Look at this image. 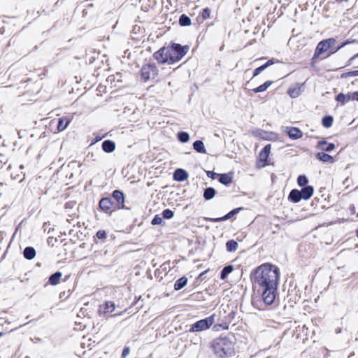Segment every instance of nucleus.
<instances>
[{
    "mask_svg": "<svg viewBox=\"0 0 358 358\" xmlns=\"http://www.w3.org/2000/svg\"><path fill=\"white\" fill-rule=\"evenodd\" d=\"M280 279V270L276 266L265 264L259 266L252 276L254 286L261 293L266 305H271L275 298Z\"/></svg>",
    "mask_w": 358,
    "mask_h": 358,
    "instance_id": "obj_1",
    "label": "nucleus"
},
{
    "mask_svg": "<svg viewBox=\"0 0 358 358\" xmlns=\"http://www.w3.org/2000/svg\"><path fill=\"white\" fill-rule=\"evenodd\" d=\"M189 47L179 43H171L170 45L162 47L153 54V57L160 64H172L179 62L187 53Z\"/></svg>",
    "mask_w": 358,
    "mask_h": 358,
    "instance_id": "obj_2",
    "label": "nucleus"
},
{
    "mask_svg": "<svg viewBox=\"0 0 358 358\" xmlns=\"http://www.w3.org/2000/svg\"><path fill=\"white\" fill-rule=\"evenodd\" d=\"M210 348L217 358H229L235 355L234 343L227 336H220L210 343Z\"/></svg>",
    "mask_w": 358,
    "mask_h": 358,
    "instance_id": "obj_3",
    "label": "nucleus"
},
{
    "mask_svg": "<svg viewBox=\"0 0 358 358\" xmlns=\"http://www.w3.org/2000/svg\"><path fill=\"white\" fill-rule=\"evenodd\" d=\"M215 322V315L194 322L189 328V332H201L208 329Z\"/></svg>",
    "mask_w": 358,
    "mask_h": 358,
    "instance_id": "obj_4",
    "label": "nucleus"
},
{
    "mask_svg": "<svg viewBox=\"0 0 358 358\" xmlns=\"http://www.w3.org/2000/svg\"><path fill=\"white\" fill-rule=\"evenodd\" d=\"M158 75V69L155 63H149L144 65L141 70V78L145 81L155 79Z\"/></svg>",
    "mask_w": 358,
    "mask_h": 358,
    "instance_id": "obj_5",
    "label": "nucleus"
},
{
    "mask_svg": "<svg viewBox=\"0 0 358 358\" xmlns=\"http://www.w3.org/2000/svg\"><path fill=\"white\" fill-rule=\"evenodd\" d=\"M112 198L115 200V208L117 209H127L124 206V194L122 191L115 189L112 193Z\"/></svg>",
    "mask_w": 358,
    "mask_h": 358,
    "instance_id": "obj_6",
    "label": "nucleus"
},
{
    "mask_svg": "<svg viewBox=\"0 0 358 358\" xmlns=\"http://www.w3.org/2000/svg\"><path fill=\"white\" fill-rule=\"evenodd\" d=\"M115 305L114 302L111 301H107L99 306L98 312L99 315H105L106 314L113 313L115 310Z\"/></svg>",
    "mask_w": 358,
    "mask_h": 358,
    "instance_id": "obj_7",
    "label": "nucleus"
},
{
    "mask_svg": "<svg viewBox=\"0 0 358 358\" xmlns=\"http://www.w3.org/2000/svg\"><path fill=\"white\" fill-rule=\"evenodd\" d=\"M243 209V208H242V207L236 208L233 209L229 213H228L227 214H226L225 215H224L222 217H217V218H207L206 220L211 222H220L226 221V220L233 217L236 215H237Z\"/></svg>",
    "mask_w": 358,
    "mask_h": 358,
    "instance_id": "obj_8",
    "label": "nucleus"
},
{
    "mask_svg": "<svg viewBox=\"0 0 358 358\" xmlns=\"http://www.w3.org/2000/svg\"><path fill=\"white\" fill-rule=\"evenodd\" d=\"M301 294L302 291L297 289L296 284L294 285V282H292L290 284V288L288 290V295L290 296V299L296 303L301 299Z\"/></svg>",
    "mask_w": 358,
    "mask_h": 358,
    "instance_id": "obj_9",
    "label": "nucleus"
},
{
    "mask_svg": "<svg viewBox=\"0 0 358 358\" xmlns=\"http://www.w3.org/2000/svg\"><path fill=\"white\" fill-rule=\"evenodd\" d=\"M113 206L115 205L112 198L108 196L103 197L99 203L100 209L105 213H108Z\"/></svg>",
    "mask_w": 358,
    "mask_h": 358,
    "instance_id": "obj_10",
    "label": "nucleus"
},
{
    "mask_svg": "<svg viewBox=\"0 0 358 358\" xmlns=\"http://www.w3.org/2000/svg\"><path fill=\"white\" fill-rule=\"evenodd\" d=\"M188 173L182 169H177L173 173V180L178 182L185 181L188 178Z\"/></svg>",
    "mask_w": 358,
    "mask_h": 358,
    "instance_id": "obj_11",
    "label": "nucleus"
},
{
    "mask_svg": "<svg viewBox=\"0 0 358 358\" xmlns=\"http://www.w3.org/2000/svg\"><path fill=\"white\" fill-rule=\"evenodd\" d=\"M271 144H267L263 148V149L259 152V160L264 163L263 166H266L267 164L266 162L271 152Z\"/></svg>",
    "mask_w": 358,
    "mask_h": 358,
    "instance_id": "obj_12",
    "label": "nucleus"
},
{
    "mask_svg": "<svg viewBox=\"0 0 358 358\" xmlns=\"http://www.w3.org/2000/svg\"><path fill=\"white\" fill-rule=\"evenodd\" d=\"M317 148L324 152H331L335 149V145L333 143H327L326 140L322 139L317 142Z\"/></svg>",
    "mask_w": 358,
    "mask_h": 358,
    "instance_id": "obj_13",
    "label": "nucleus"
},
{
    "mask_svg": "<svg viewBox=\"0 0 358 358\" xmlns=\"http://www.w3.org/2000/svg\"><path fill=\"white\" fill-rule=\"evenodd\" d=\"M287 133L288 136L293 140H296L302 137V131L296 127H287Z\"/></svg>",
    "mask_w": 358,
    "mask_h": 358,
    "instance_id": "obj_14",
    "label": "nucleus"
},
{
    "mask_svg": "<svg viewBox=\"0 0 358 358\" xmlns=\"http://www.w3.org/2000/svg\"><path fill=\"white\" fill-rule=\"evenodd\" d=\"M335 99L342 106L345 105L346 103L350 101H352L350 92H348V94L341 92L336 95Z\"/></svg>",
    "mask_w": 358,
    "mask_h": 358,
    "instance_id": "obj_15",
    "label": "nucleus"
},
{
    "mask_svg": "<svg viewBox=\"0 0 358 358\" xmlns=\"http://www.w3.org/2000/svg\"><path fill=\"white\" fill-rule=\"evenodd\" d=\"M313 187L310 185H306V187H303L302 189L300 190L302 199L304 200L309 199L313 196Z\"/></svg>",
    "mask_w": 358,
    "mask_h": 358,
    "instance_id": "obj_16",
    "label": "nucleus"
},
{
    "mask_svg": "<svg viewBox=\"0 0 358 358\" xmlns=\"http://www.w3.org/2000/svg\"><path fill=\"white\" fill-rule=\"evenodd\" d=\"M302 92V85L296 83L295 87H289L288 90V94L292 98L298 97Z\"/></svg>",
    "mask_w": 358,
    "mask_h": 358,
    "instance_id": "obj_17",
    "label": "nucleus"
},
{
    "mask_svg": "<svg viewBox=\"0 0 358 358\" xmlns=\"http://www.w3.org/2000/svg\"><path fill=\"white\" fill-rule=\"evenodd\" d=\"M288 199L293 203H298L302 199L301 194L300 193V190L296 189H293L289 194Z\"/></svg>",
    "mask_w": 358,
    "mask_h": 358,
    "instance_id": "obj_18",
    "label": "nucleus"
},
{
    "mask_svg": "<svg viewBox=\"0 0 358 358\" xmlns=\"http://www.w3.org/2000/svg\"><path fill=\"white\" fill-rule=\"evenodd\" d=\"M103 150L106 153H111L115 149V143L110 140H105L101 145Z\"/></svg>",
    "mask_w": 358,
    "mask_h": 358,
    "instance_id": "obj_19",
    "label": "nucleus"
},
{
    "mask_svg": "<svg viewBox=\"0 0 358 358\" xmlns=\"http://www.w3.org/2000/svg\"><path fill=\"white\" fill-rule=\"evenodd\" d=\"M329 49L324 42V41H320L315 50L314 57H318L320 55L323 54L324 52L327 51Z\"/></svg>",
    "mask_w": 358,
    "mask_h": 358,
    "instance_id": "obj_20",
    "label": "nucleus"
},
{
    "mask_svg": "<svg viewBox=\"0 0 358 358\" xmlns=\"http://www.w3.org/2000/svg\"><path fill=\"white\" fill-rule=\"evenodd\" d=\"M218 177L219 182L222 185L227 186L232 182L233 177L230 173L219 174Z\"/></svg>",
    "mask_w": 358,
    "mask_h": 358,
    "instance_id": "obj_21",
    "label": "nucleus"
},
{
    "mask_svg": "<svg viewBox=\"0 0 358 358\" xmlns=\"http://www.w3.org/2000/svg\"><path fill=\"white\" fill-rule=\"evenodd\" d=\"M315 157L317 159L323 162H334L333 157L329 155V154L325 153L324 151L317 152L315 155Z\"/></svg>",
    "mask_w": 358,
    "mask_h": 358,
    "instance_id": "obj_22",
    "label": "nucleus"
},
{
    "mask_svg": "<svg viewBox=\"0 0 358 358\" xmlns=\"http://www.w3.org/2000/svg\"><path fill=\"white\" fill-rule=\"evenodd\" d=\"M70 119L66 117H62L58 120L57 123V130L59 131H62L67 128L69 124H70Z\"/></svg>",
    "mask_w": 358,
    "mask_h": 358,
    "instance_id": "obj_23",
    "label": "nucleus"
},
{
    "mask_svg": "<svg viewBox=\"0 0 358 358\" xmlns=\"http://www.w3.org/2000/svg\"><path fill=\"white\" fill-rule=\"evenodd\" d=\"M36 250L31 246L26 247L23 251L24 257L28 260H31L36 257Z\"/></svg>",
    "mask_w": 358,
    "mask_h": 358,
    "instance_id": "obj_24",
    "label": "nucleus"
},
{
    "mask_svg": "<svg viewBox=\"0 0 358 358\" xmlns=\"http://www.w3.org/2000/svg\"><path fill=\"white\" fill-rule=\"evenodd\" d=\"M193 148L198 153H201V154L206 153L204 143L201 140H196L193 143Z\"/></svg>",
    "mask_w": 358,
    "mask_h": 358,
    "instance_id": "obj_25",
    "label": "nucleus"
},
{
    "mask_svg": "<svg viewBox=\"0 0 358 358\" xmlns=\"http://www.w3.org/2000/svg\"><path fill=\"white\" fill-rule=\"evenodd\" d=\"M62 276V273L60 271H57L49 277L48 282L52 285H57L59 283V280Z\"/></svg>",
    "mask_w": 358,
    "mask_h": 358,
    "instance_id": "obj_26",
    "label": "nucleus"
},
{
    "mask_svg": "<svg viewBox=\"0 0 358 358\" xmlns=\"http://www.w3.org/2000/svg\"><path fill=\"white\" fill-rule=\"evenodd\" d=\"M187 283V278L185 276H182L178 279L174 284V289L176 291L180 290L185 286H186Z\"/></svg>",
    "mask_w": 358,
    "mask_h": 358,
    "instance_id": "obj_27",
    "label": "nucleus"
},
{
    "mask_svg": "<svg viewBox=\"0 0 358 358\" xmlns=\"http://www.w3.org/2000/svg\"><path fill=\"white\" fill-rule=\"evenodd\" d=\"M215 194L216 190L215 189V188L209 187L204 189L203 196L206 200L208 201L212 199L215 196Z\"/></svg>",
    "mask_w": 358,
    "mask_h": 358,
    "instance_id": "obj_28",
    "label": "nucleus"
},
{
    "mask_svg": "<svg viewBox=\"0 0 358 358\" xmlns=\"http://www.w3.org/2000/svg\"><path fill=\"white\" fill-rule=\"evenodd\" d=\"M178 23L181 27H187L191 24L192 21L187 15L182 14L179 17Z\"/></svg>",
    "mask_w": 358,
    "mask_h": 358,
    "instance_id": "obj_29",
    "label": "nucleus"
},
{
    "mask_svg": "<svg viewBox=\"0 0 358 358\" xmlns=\"http://www.w3.org/2000/svg\"><path fill=\"white\" fill-rule=\"evenodd\" d=\"M234 270V266L232 265H227L224 266L220 272V278L222 280H225L228 275L231 273Z\"/></svg>",
    "mask_w": 358,
    "mask_h": 358,
    "instance_id": "obj_30",
    "label": "nucleus"
},
{
    "mask_svg": "<svg viewBox=\"0 0 358 358\" xmlns=\"http://www.w3.org/2000/svg\"><path fill=\"white\" fill-rule=\"evenodd\" d=\"M272 83L273 82L271 81V80H267L264 83H263L262 85H261L259 87L253 89L252 91L255 93L263 92L266 91L268 88V87L272 84Z\"/></svg>",
    "mask_w": 358,
    "mask_h": 358,
    "instance_id": "obj_31",
    "label": "nucleus"
},
{
    "mask_svg": "<svg viewBox=\"0 0 358 358\" xmlns=\"http://www.w3.org/2000/svg\"><path fill=\"white\" fill-rule=\"evenodd\" d=\"M238 248V243L234 240H229L226 243L227 250L229 252H235Z\"/></svg>",
    "mask_w": 358,
    "mask_h": 358,
    "instance_id": "obj_32",
    "label": "nucleus"
},
{
    "mask_svg": "<svg viewBox=\"0 0 358 358\" xmlns=\"http://www.w3.org/2000/svg\"><path fill=\"white\" fill-rule=\"evenodd\" d=\"M334 118L331 115H326L322 119V124L324 127L329 128L333 124Z\"/></svg>",
    "mask_w": 358,
    "mask_h": 358,
    "instance_id": "obj_33",
    "label": "nucleus"
},
{
    "mask_svg": "<svg viewBox=\"0 0 358 358\" xmlns=\"http://www.w3.org/2000/svg\"><path fill=\"white\" fill-rule=\"evenodd\" d=\"M179 141L181 143H187L189 141V135L185 131H179L177 134Z\"/></svg>",
    "mask_w": 358,
    "mask_h": 358,
    "instance_id": "obj_34",
    "label": "nucleus"
},
{
    "mask_svg": "<svg viewBox=\"0 0 358 358\" xmlns=\"http://www.w3.org/2000/svg\"><path fill=\"white\" fill-rule=\"evenodd\" d=\"M308 182V178L305 175H300L297 178V183L300 187H306Z\"/></svg>",
    "mask_w": 358,
    "mask_h": 358,
    "instance_id": "obj_35",
    "label": "nucleus"
},
{
    "mask_svg": "<svg viewBox=\"0 0 358 358\" xmlns=\"http://www.w3.org/2000/svg\"><path fill=\"white\" fill-rule=\"evenodd\" d=\"M174 215V213L173 210L170 209H165L162 212V217L164 219H171Z\"/></svg>",
    "mask_w": 358,
    "mask_h": 358,
    "instance_id": "obj_36",
    "label": "nucleus"
},
{
    "mask_svg": "<svg viewBox=\"0 0 358 358\" xmlns=\"http://www.w3.org/2000/svg\"><path fill=\"white\" fill-rule=\"evenodd\" d=\"M211 10L209 8H205L203 9L201 16L203 20H207L210 18Z\"/></svg>",
    "mask_w": 358,
    "mask_h": 358,
    "instance_id": "obj_37",
    "label": "nucleus"
},
{
    "mask_svg": "<svg viewBox=\"0 0 358 358\" xmlns=\"http://www.w3.org/2000/svg\"><path fill=\"white\" fill-rule=\"evenodd\" d=\"M357 76H358V70L343 73L341 74V78H347L348 77Z\"/></svg>",
    "mask_w": 358,
    "mask_h": 358,
    "instance_id": "obj_38",
    "label": "nucleus"
},
{
    "mask_svg": "<svg viewBox=\"0 0 358 358\" xmlns=\"http://www.w3.org/2000/svg\"><path fill=\"white\" fill-rule=\"evenodd\" d=\"M163 222V217H162L160 215H156L152 222H151V224L152 225H157V224H161Z\"/></svg>",
    "mask_w": 358,
    "mask_h": 358,
    "instance_id": "obj_39",
    "label": "nucleus"
},
{
    "mask_svg": "<svg viewBox=\"0 0 358 358\" xmlns=\"http://www.w3.org/2000/svg\"><path fill=\"white\" fill-rule=\"evenodd\" d=\"M328 49H330L331 48H333V46L335 45L336 43V40L333 38H328V39H326V40H324Z\"/></svg>",
    "mask_w": 358,
    "mask_h": 358,
    "instance_id": "obj_40",
    "label": "nucleus"
},
{
    "mask_svg": "<svg viewBox=\"0 0 358 358\" xmlns=\"http://www.w3.org/2000/svg\"><path fill=\"white\" fill-rule=\"evenodd\" d=\"M96 236L99 239H105L107 237V234L104 230H99L96 234Z\"/></svg>",
    "mask_w": 358,
    "mask_h": 358,
    "instance_id": "obj_41",
    "label": "nucleus"
},
{
    "mask_svg": "<svg viewBox=\"0 0 358 358\" xmlns=\"http://www.w3.org/2000/svg\"><path fill=\"white\" fill-rule=\"evenodd\" d=\"M265 67L264 65H262L257 68H256L253 71V77L257 76L261 72L265 70Z\"/></svg>",
    "mask_w": 358,
    "mask_h": 358,
    "instance_id": "obj_42",
    "label": "nucleus"
},
{
    "mask_svg": "<svg viewBox=\"0 0 358 358\" xmlns=\"http://www.w3.org/2000/svg\"><path fill=\"white\" fill-rule=\"evenodd\" d=\"M206 174H207V176L208 178H210L211 179H215L219 176V173H217L213 171H206Z\"/></svg>",
    "mask_w": 358,
    "mask_h": 358,
    "instance_id": "obj_43",
    "label": "nucleus"
},
{
    "mask_svg": "<svg viewBox=\"0 0 358 358\" xmlns=\"http://www.w3.org/2000/svg\"><path fill=\"white\" fill-rule=\"evenodd\" d=\"M0 157L1 159H0V169H1L3 167V164H6L8 159L3 155H0Z\"/></svg>",
    "mask_w": 358,
    "mask_h": 358,
    "instance_id": "obj_44",
    "label": "nucleus"
},
{
    "mask_svg": "<svg viewBox=\"0 0 358 358\" xmlns=\"http://www.w3.org/2000/svg\"><path fill=\"white\" fill-rule=\"evenodd\" d=\"M129 353V349L128 347H125L122 352V357L125 358Z\"/></svg>",
    "mask_w": 358,
    "mask_h": 358,
    "instance_id": "obj_45",
    "label": "nucleus"
},
{
    "mask_svg": "<svg viewBox=\"0 0 358 358\" xmlns=\"http://www.w3.org/2000/svg\"><path fill=\"white\" fill-rule=\"evenodd\" d=\"M348 43V41H345V42H343L341 45H338L334 50H333V52H337L338 50H340L341 48H342L343 47H344L346 44Z\"/></svg>",
    "mask_w": 358,
    "mask_h": 358,
    "instance_id": "obj_46",
    "label": "nucleus"
},
{
    "mask_svg": "<svg viewBox=\"0 0 358 358\" xmlns=\"http://www.w3.org/2000/svg\"><path fill=\"white\" fill-rule=\"evenodd\" d=\"M275 63V60L273 59L268 60L265 64H264V66L265 69L268 68L271 65Z\"/></svg>",
    "mask_w": 358,
    "mask_h": 358,
    "instance_id": "obj_47",
    "label": "nucleus"
},
{
    "mask_svg": "<svg viewBox=\"0 0 358 358\" xmlns=\"http://www.w3.org/2000/svg\"><path fill=\"white\" fill-rule=\"evenodd\" d=\"M76 205L74 201H69L65 203L66 208H73Z\"/></svg>",
    "mask_w": 358,
    "mask_h": 358,
    "instance_id": "obj_48",
    "label": "nucleus"
},
{
    "mask_svg": "<svg viewBox=\"0 0 358 358\" xmlns=\"http://www.w3.org/2000/svg\"><path fill=\"white\" fill-rule=\"evenodd\" d=\"M350 93L352 96V100L358 101V91Z\"/></svg>",
    "mask_w": 358,
    "mask_h": 358,
    "instance_id": "obj_49",
    "label": "nucleus"
},
{
    "mask_svg": "<svg viewBox=\"0 0 358 358\" xmlns=\"http://www.w3.org/2000/svg\"><path fill=\"white\" fill-rule=\"evenodd\" d=\"M357 57H358V53L349 59L348 64L350 65L352 63V60H354Z\"/></svg>",
    "mask_w": 358,
    "mask_h": 358,
    "instance_id": "obj_50",
    "label": "nucleus"
},
{
    "mask_svg": "<svg viewBox=\"0 0 358 358\" xmlns=\"http://www.w3.org/2000/svg\"><path fill=\"white\" fill-rule=\"evenodd\" d=\"M357 57H358V53L349 59L348 64L350 65L352 63V60H354Z\"/></svg>",
    "mask_w": 358,
    "mask_h": 358,
    "instance_id": "obj_51",
    "label": "nucleus"
},
{
    "mask_svg": "<svg viewBox=\"0 0 358 358\" xmlns=\"http://www.w3.org/2000/svg\"><path fill=\"white\" fill-rule=\"evenodd\" d=\"M50 225V223L49 222H45L43 227L44 228V230L45 231L46 230V226L47 225Z\"/></svg>",
    "mask_w": 358,
    "mask_h": 358,
    "instance_id": "obj_52",
    "label": "nucleus"
},
{
    "mask_svg": "<svg viewBox=\"0 0 358 358\" xmlns=\"http://www.w3.org/2000/svg\"><path fill=\"white\" fill-rule=\"evenodd\" d=\"M87 9H84V10H83V15H84V16H85V15H87Z\"/></svg>",
    "mask_w": 358,
    "mask_h": 358,
    "instance_id": "obj_53",
    "label": "nucleus"
},
{
    "mask_svg": "<svg viewBox=\"0 0 358 358\" xmlns=\"http://www.w3.org/2000/svg\"><path fill=\"white\" fill-rule=\"evenodd\" d=\"M64 294H65V292L60 293L59 297L62 298L63 296H64Z\"/></svg>",
    "mask_w": 358,
    "mask_h": 358,
    "instance_id": "obj_54",
    "label": "nucleus"
},
{
    "mask_svg": "<svg viewBox=\"0 0 358 358\" xmlns=\"http://www.w3.org/2000/svg\"><path fill=\"white\" fill-rule=\"evenodd\" d=\"M64 294H65V292L60 293L59 297L62 298L63 296H64Z\"/></svg>",
    "mask_w": 358,
    "mask_h": 358,
    "instance_id": "obj_55",
    "label": "nucleus"
},
{
    "mask_svg": "<svg viewBox=\"0 0 358 358\" xmlns=\"http://www.w3.org/2000/svg\"><path fill=\"white\" fill-rule=\"evenodd\" d=\"M93 6H94V4H93V3H90V4H89V5H88V8H93Z\"/></svg>",
    "mask_w": 358,
    "mask_h": 358,
    "instance_id": "obj_56",
    "label": "nucleus"
},
{
    "mask_svg": "<svg viewBox=\"0 0 358 358\" xmlns=\"http://www.w3.org/2000/svg\"><path fill=\"white\" fill-rule=\"evenodd\" d=\"M17 134L19 136L20 138H21V133H20V131H17Z\"/></svg>",
    "mask_w": 358,
    "mask_h": 358,
    "instance_id": "obj_57",
    "label": "nucleus"
},
{
    "mask_svg": "<svg viewBox=\"0 0 358 358\" xmlns=\"http://www.w3.org/2000/svg\"><path fill=\"white\" fill-rule=\"evenodd\" d=\"M356 236H357V237H358V229L356 231Z\"/></svg>",
    "mask_w": 358,
    "mask_h": 358,
    "instance_id": "obj_58",
    "label": "nucleus"
},
{
    "mask_svg": "<svg viewBox=\"0 0 358 358\" xmlns=\"http://www.w3.org/2000/svg\"><path fill=\"white\" fill-rule=\"evenodd\" d=\"M20 168L21 169H22L24 168V166H23V165H21V166H20Z\"/></svg>",
    "mask_w": 358,
    "mask_h": 358,
    "instance_id": "obj_59",
    "label": "nucleus"
},
{
    "mask_svg": "<svg viewBox=\"0 0 358 358\" xmlns=\"http://www.w3.org/2000/svg\"><path fill=\"white\" fill-rule=\"evenodd\" d=\"M3 183H0V187H3Z\"/></svg>",
    "mask_w": 358,
    "mask_h": 358,
    "instance_id": "obj_60",
    "label": "nucleus"
},
{
    "mask_svg": "<svg viewBox=\"0 0 358 358\" xmlns=\"http://www.w3.org/2000/svg\"><path fill=\"white\" fill-rule=\"evenodd\" d=\"M3 334L2 332H0V337L3 335Z\"/></svg>",
    "mask_w": 358,
    "mask_h": 358,
    "instance_id": "obj_61",
    "label": "nucleus"
}]
</instances>
